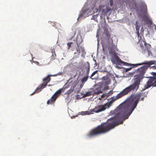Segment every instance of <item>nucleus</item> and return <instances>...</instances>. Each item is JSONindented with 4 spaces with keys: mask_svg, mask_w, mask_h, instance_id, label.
<instances>
[{
    "mask_svg": "<svg viewBox=\"0 0 156 156\" xmlns=\"http://www.w3.org/2000/svg\"><path fill=\"white\" fill-rule=\"evenodd\" d=\"M147 92L140 93L133 97L126 99L121 105V108L115 116L108 119L106 123L98 125L91 130L87 134V137L90 138L107 133L119 125V122L122 117L127 113L130 115L136 108L140 98L147 97Z\"/></svg>",
    "mask_w": 156,
    "mask_h": 156,
    "instance_id": "obj_1",
    "label": "nucleus"
},
{
    "mask_svg": "<svg viewBox=\"0 0 156 156\" xmlns=\"http://www.w3.org/2000/svg\"><path fill=\"white\" fill-rule=\"evenodd\" d=\"M82 14H80V15H79V17H78V19H79L80 18V17H82Z\"/></svg>",
    "mask_w": 156,
    "mask_h": 156,
    "instance_id": "obj_32",
    "label": "nucleus"
},
{
    "mask_svg": "<svg viewBox=\"0 0 156 156\" xmlns=\"http://www.w3.org/2000/svg\"><path fill=\"white\" fill-rule=\"evenodd\" d=\"M75 87V86L73 87V88L71 87V88L68 91L66 92V94H70L72 92H73L74 90V88Z\"/></svg>",
    "mask_w": 156,
    "mask_h": 156,
    "instance_id": "obj_18",
    "label": "nucleus"
},
{
    "mask_svg": "<svg viewBox=\"0 0 156 156\" xmlns=\"http://www.w3.org/2000/svg\"><path fill=\"white\" fill-rule=\"evenodd\" d=\"M62 73H59L57 74H55L54 75H48L47 76L45 77L43 79V83L40 85L39 87L37 88L35 91H34L32 94H30V95H32L34 94L35 93H38L40 91H41L42 90L45 88L47 85V83L50 82L51 80L50 77L52 76H56L58 75H61Z\"/></svg>",
    "mask_w": 156,
    "mask_h": 156,
    "instance_id": "obj_3",
    "label": "nucleus"
},
{
    "mask_svg": "<svg viewBox=\"0 0 156 156\" xmlns=\"http://www.w3.org/2000/svg\"><path fill=\"white\" fill-rule=\"evenodd\" d=\"M85 68L86 69V75L85 76L83 77L81 80V82L83 83H84L87 81L89 77L88 75L90 69V66L89 62H87V65H86Z\"/></svg>",
    "mask_w": 156,
    "mask_h": 156,
    "instance_id": "obj_8",
    "label": "nucleus"
},
{
    "mask_svg": "<svg viewBox=\"0 0 156 156\" xmlns=\"http://www.w3.org/2000/svg\"><path fill=\"white\" fill-rule=\"evenodd\" d=\"M110 4L111 6H112L113 4V0H110Z\"/></svg>",
    "mask_w": 156,
    "mask_h": 156,
    "instance_id": "obj_27",
    "label": "nucleus"
},
{
    "mask_svg": "<svg viewBox=\"0 0 156 156\" xmlns=\"http://www.w3.org/2000/svg\"><path fill=\"white\" fill-rule=\"evenodd\" d=\"M102 92L103 91L100 87L97 88L94 91V94L96 95H98L102 93Z\"/></svg>",
    "mask_w": 156,
    "mask_h": 156,
    "instance_id": "obj_13",
    "label": "nucleus"
},
{
    "mask_svg": "<svg viewBox=\"0 0 156 156\" xmlns=\"http://www.w3.org/2000/svg\"><path fill=\"white\" fill-rule=\"evenodd\" d=\"M151 74L153 76L150 78L142 90H144L151 86L156 87V73L152 72Z\"/></svg>",
    "mask_w": 156,
    "mask_h": 156,
    "instance_id": "obj_5",
    "label": "nucleus"
},
{
    "mask_svg": "<svg viewBox=\"0 0 156 156\" xmlns=\"http://www.w3.org/2000/svg\"><path fill=\"white\" fill-rule=\"evenodd\" d=\"M113 94L112 90H111L110 91L106 94V97H108L109 96L112 95Z\"/></svg>",
    "mask_w": 156,
    "mask_h": 156,
    "instance_id": "obj_21",
    "label": "nucleus"
},
{
    "mask_svg": "<svg viewBox=\"0 0 156 156\" xmlns=\"http://www.w3.org/2000/svg\"><path fill=\"white\" fill-rule=\"evenodd\" d=\"M111 113H113V111H111Z\"/></svg>",
    "mask_w": 156,
    "mask_h": 156,
    "instance_id": "obj_34",
    "label": "nucleus"
},
{
    "mask_svg": "<svg viewBox=\"0 0 156 156\" xmlns=\"http://www.w3.org/2000/svg\"><path fill=\"white\" fill-rule=\"evenodd\" d=\"M111 35L109 34H107L108 37V44L113 43V40L110 37Z\"/></svg>",
    "mask_w": 156,
    "mask_h": 156,
    "instance_id": "obj_14",
    "label": "nucleus"
},
{
    "mask_svg": "<svg viewBox=\"0 0 156 156\" xmlns=\"http://www.w3.org/2000/svg\"><path fill=\"white\" fill-rule=\"evenodd\" d=\"M84 84L85 83H82L81 82V83L80 85V88H81L82 87H83V86L84 85Z\"/></svg>",
    "mask_w": 156,
    "mask_h": 156,
    "instance_id": "obj_28",
    "label": "nucleus"
},
{
    "mask_svg": "<svg viewBox=\"0 0 156 156\" xmlns=\"http://www.w3.org/2000/svg\"><path fill=\"white\" fill-rule=\"evenodd\" d=\"M144 20L147 24H150V25H152V29L156 30V26L154 24H153L152 23V21L151 20L148 18L147 17Z\"/></svg>",
    "mask_w": 156,
    "mask_h": 156,
    "instance_id": "obj_10",
    "label": "nucleus"
},
{
    "mask_svg": "<svg viewBox=\"0 0 156 156\" xmlns=\"http://www.w3.org/2000/svg\"><path fill=\"white\" fill-rule=\"evenodd\" d=\"M36 62L37 64L39 63V62Z\"/></svg>",
    "mask_w": 156,
    "mask_h": 156,
    "instance_id": "obj_35",
    "label": "nucleus"
},
{
    "mask_svg": "<svg viewBox=\"0 0 156 156\" xmlns=\"http://www.w3.org/2000/svg\"><path fill=\"white\" fill-rule=\"evenodd\" d=\"M73 44V43L72 42H69L67 44V45L68 46V48L69 49V48L71 47V44Z\"/></svg>",
    "mask_w": 156,
    "mask_h": 156,
    "instance_id": "obj_25",
    "label": "nucleus"
},
{
    "mask_svg": "<svg viewBox=\"0 0 156 156\" xmlns=\"http://www.w3.org/2000/svg\"><path fill=\"white\" fill-rule=\"evenodd\" d=\"M56 99V98L55 97L53 96L51 98L48 100L47 101V104L49 105L50 104H51L53 103L55 101Z\"/></svg>",
    "mask_w": 156,
    "mask_h": 156,
    "instance_id": "obj_11",
    "label": "nucleus"
},
{
    "mask_svg": "<svg viewBox=\"0 0 156 156\" xmlns=\"http://www.w3.org/2000/svg\"><path fill=\"white\" fill-rule=\"evenodd\" d=\"M141 100L142 101H143L144 99V97H141Z\"/></svg>",
    "mask_w": 156,
    "mask_h": 156,
    "instance_id": "obj_33",
    "label": "nucleus"
},
{
    "mask_svg": "<svg viewBox=\"0 0 156 156\" xmlns=\"http://www.w3.org/2000/svg\"><path fill=\"white\" fill-rule=\"evenodd\" d=\"M144 44L145 47V48L144 49V47L143 45L140 44V47L142 49V53L145 55L147 57H148L150 55H152V54L150 51L151 45L149 44H147L145 42H144Z\"/></svg>",
    "mask_w": 156,
    "mask_h": 156,
    "instance_id": "obj_6",
    "label": "nucleus"
},
{
    "mask_svg": "<svg viewBox=\"0 0 156 156\" xmlns=\"http://www.w3.org/2000/svg\"><path fill=\"white\" fill-rule=\"evenodd\" d=\"M143 9L145 11H147V6L146 5H143Z\"/></svg>",
    "mask_w": 156,
    "mask_h": 156,
    "instance_id": "obj_26",
    "label": "nucleus"
},
{
    "mask_svg": "<svg viewBox=\"0 0 156 156\" xmlns=\"http://www.w3.org/2000/svg\"><path fill=\"white\" fill-rule=\"evenodd\" d=\"M83 41V40L81 38H76V44H77V48H76L77 52H75L74 53L75 56L79 57L80 54L81 53V56L82 57H84L86 54L84 48L82 47L81 46H80V44Z\"/></svg>",
    "mask_w": 156,
    "mask_h": 156,
    "instance_id": "obj_4",
    "label": "nucleus"
},
{
    "mask_svg": "<svg viewBox=\"0 0 156 156\" xmlns=\"http://www.w3.org/2000/svg\"><path fill=\"white\" fill-rule=\"evenodd\" d=\"M145 65L137 69L136 72V77L134 79L133 83L122 90V91L117 94L115 97H113V99L110 101L106 103L103 105H99L96 107H95L96 113H99L105 110L107 108H108L111 106L113 102L115 100L128 94L131 91H133V90L136 91L138 90L140 84V82L143 79L144 75L148 68L151 67L153 69H156V61L155 60L146 61L140 63V64H137L136 65Z\"/></svg>",
    "mask_w": 156,
    "mask_h": 156,
    "instance_id": "obj_2",
    "label": "nucleus"
},
{
    "mask_svg": "<svg viewBox=\"0 0 156 156\" xmlns=\"http://www.w3.org/2000/svg\"><path fill=\"white\" fill-rule=\"evenodd\" d=\"M116 62L117 63H123L124 65H126V66H132V67H130L129 68H126V71H128L132 69V68L133 67H137L138 66L140 65H136L137 64H130L128 63L124 62L122 61L119 58V57L116 56Z\"/></svg>",
    "mask_w": 156,
    "mask_h": 156,
    "instance_id": "obj_7",
    "label": "nucleus"
},
{
    "mask_svg": "<svg viewBox=\"0 0 156 156\" xmlns=\"http://www.w3.org/2000/svg\"><path fill=\"white\" fill-rule=\"evenodd\" d=\"M62 92V89H60L56 91L53 96L55 97H56L57 99L58 97L61 94Z\"/></svg>",
    "mask_w": 156,
    "mask_h": 156,
    "instance_id": "obj_12",
    "label": "nucleus"
},
{
    "mask_svg": "<svg viewBox=\"0 0 156 156\" xmlns=\"http://www.w3.org/2000/svg\"><path fill=\"white\" fill-rule=\"evenodd\" d=\"M56 55L55 54H54H54H53L51 56L52 58L53 57H55L56 56Z\"/></svg>",
    "mask_w": 156,
    "mask_h": 156,
    "instance_id": "obj_31",
    "label": "nucleus"
},
{
    "mask_svg": "<svg viewBox=\"0 0 156 156\" xmlns=\"http://www.w3.org/2000/svg\"><path fill=\"white\" fill-rule=\"evenodd\" d=\"M109 87L108 86H105V87L104 89L105 90H107L108 89Z\"/></svg>",
    "mask_w": 156,
    "mask_h": 156,
    "instance_id": "obj_30",
    "label": "nucleus"
},
{
    "mask_svg": "<svg viewBox=\"0 0 156 156\" xmlns=\"http://www.w3.org/2000/svg\"><path fill=\"white\" fill-rule=\"evenodd\" d=\"M92 94L91 92L90 91L87 92L86 93L83 95V97L85 98L91 95Z\"/></svg>",
    "mask_w": 156,
    "mask_h": 156,
    "instance_id": "obj_17",
    "label": "nucleus"
},
{
    "mask_svg": "<svg viewBox=\"0 0 156 156\" xmlns=\"http://www.w3.org/2000/svg\"><path fill=\"white\" fill-rule=\"evenodd\" d=\"M136 34L137 35L138 37V39L139 40V42H140V40H141V37L140 36L139 32H136Z\"/></svg>",
    "mask_w": 156,
    "mask_h": 156,
    "instance_id": "obj_20",
    "label": "nucleus"
},
{
    "mask_svg": "<svg viewBox=\"0 0 156 156\" xmlns=\"http://www.w3.org/2000/svg\"><path fill=\"white\" fill-rule=\"evenodd\" d=\"M67 83H66L63 86L62 88L61 89L62 90V92H64L65 89H68L69 87V85H66Z\"/></svg>",
    "mask_w": 156,
    "mask_h": 156,
    "instance_id": "obj_16",
    "label": "nucleus"
},
{
    "mask_svg": "<svg viewBox=\"0 0 156 156\" xmlns=\"http://www.w3.org/2000/svg\"><path fill=\"white\" fill-rule=\"evenodd\" d=\"M81 113L82 115H88L90 114V112L88 111L82 112H81Z\"/></svg>",
    "mask_w": 156,
    "mask_h": 156,
    "instance_id": "obj_19",
    "label": "nucleus"
},
{
    "mask_svg": "<svg viewBox=\"0 0 156 156\" xmlns=\"http://www.w3.org/2000/svg\"><path fill=\"white\" fill-rule=\"evenodd\" d=\"M144 30L143 29V27H142L140 29V34L142 35H143L144 34Z\"/></svg>",
    "mask_w": 156,
    "mask_h": 156,
    "instance_id": "obj_24",
    "label": "nucleus"
},
{
    "mask_svg": "<svg viewBox=\"0 0 156 156\" xmlns=\"http://www.w3.org/2000/svg\"><path fill=\"white\" fill-rule=\"evenodd\" d=\"M102 82L104 86H107L110 84L111 79L108 75H106L102 78Z\"/></svg>",
    "mask_w": 156,
    "mask_h": 156,
    "instance_id": "obj_9",
    "label": "nucleus"
},
{
    "mask_svg": "<svg viewBox=\"0 0 156 156\" xmlns=\"http://www.w3.org/2000/svg\"><path fill=\"white\" fill-rule=\"evenodd\" d=\"M105 96H106V94H103L101 96V97L102 98H104L105 97Z\"/></svg>",
    "mask_w": 156,
    "mask_h": 156,
    "instance_id": "obj_29",
    "label": "nucleus"
},
{
    "mask_svg": "<svg viewBox=\"0 0 156 156\" xmlns=\"http://www.w3.org/2000/svg\"><path fill=\"white\" fill-rule=\"evenodd\" d=\"M98 72V70H96L93 73H92V74L90 76V78L92 79V77L94 76V75L96 74Z\"/></svg>",
    "mask_w": 156,
    "mask_h": 156,
    "instance_id": "obj_23",
    "label": "nucleus"
},
{
    "mask_svg": "<svg viewBox=\"0 0 156 156\" xmlns=\"http://www.w3.org/2000/svg\"><path fill=\"white\" fill-rule=\"evenodd\" d=\"M138 21H136V22H135V28H136V32H139V30L140 26H139L138 24Z\"/></svg>",
    "mask_w": 156,
    "mask_h": 156,
    "instance_id": "obj_15",
    "label": "nucleus"
},
{
    "mask_svg": "<svg viewBox=\"0 0 156 156\" xmlns=\"http://www.w3.org/2000/svg\"><path fill=\"white\" fill-rule=\"evenodd\" d=\"M55 59V58H53V59Z\"/></svg>",
    "mask_w": 156,
    "mask_h": 156,
    "instance_id": "obj_36",
    "label": "nucleus"
},
{
    "mask_svg": "<svg viewBox=\"0 0 156 156\" xmlns=\"http://www.w3.org/2000/svg\"><path fill=\"white\" fill-rule=\"evenodd\" d=\"M98 16V14H97L95 15H93L91 18V19H93L95 20H97V17Z\"/></svg>",
    "mask_w": 156,
    "mask_h": 156,
    "instance_id": "obj_22",
    "label": "nucleus"
}]
</instances>
